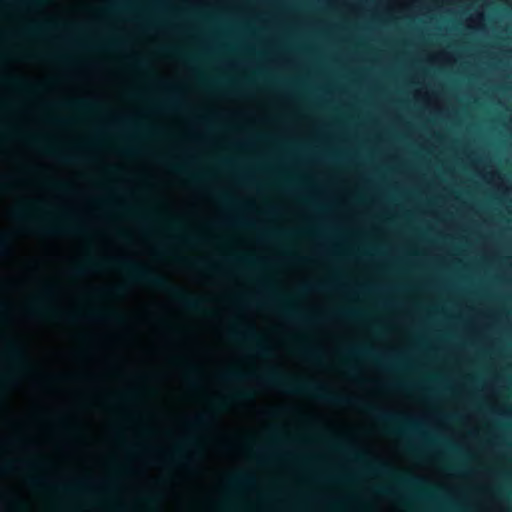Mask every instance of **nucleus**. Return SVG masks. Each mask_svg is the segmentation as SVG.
Masks as SVG:
<instances>
[{"label": "nucleus", "mask_w": 512, "mask_h": 512, "mask_svg": "<svg viewBox=\"0 0 512 512\" xmlns=\"http://www.w3.org/2000/svg\"><path fill=\"white\" fill-rule=\"evenodd\" d=\"M114 512H123V510L116 509V510H114Z\"/></svg>", "instance_id": "ea45409f"}, {"label": "nucleus", "mask_w": 512, "mask_h": 512, "mask_svg": "<svg viewBox=\"0 0 512 512\" xmlns=\"http://www.w3.org/2000/svg\"><path fill=\"white\" fill-rule=\"evenodd\" d=\"M31 141L36 144L40 143L38 138H32Z\"/></svg>", "instance_id": "c9c22d12"}, {"label": "nucleus", "mask_w": 512, "mask_h": 512, "mask_svg": "<svg viewBox=\"0 0 512 512\" xmlns=\"http://www.w3.org/2000/svg\"><path fill=\"white\" fill-rule=\"evenodd\" d=\"M212 419L213 416L210 412H204L195 416L194 419L190 421L189 425L192 428H205L209 426Z\"/></svg>", "instance_id": "0eeeda50"}, {"label": "nucleus", "mask_w": 512, "mask_h": 512, "mask_svg": "<svg viewBox=\"0 0 512 512\" xmlns=\"http://www.w3.org/2000/svg\"><path fill=\"white\" fill-rule=\"evenodd\" d=\"M53 187L57 190L66 191L68 189V184L63 182H56L53 184Z\"/></svg>", "instance_id": "6ab92c4d"}, {"label": "nucleus", "mask_w": 512, "mask_h": 512, "mask_svg": "<svg viewBox=\"0 0 512 512\" xmlns=\"http://www.w3.org/2000/svg\"><path fill=\"white\" fill-rule=\"evenodd\" d=\"M38 29H39V27L32 26V27H28V28L25 30V32H26V33H34V32H36Z\"/></svg>", "instance_id": "393cba45"}, {"label": "nucleus", "mask_w": 512, "mask_h": 512, "mask_svg": "<svg viewBox=\"0 0 512 512\" xmlns=\"http://www.w3.org/2000/svg\"><path fill=\"white\" fill-rule=\"evenodd\" d=\"M32 311H33V312H35V313H37V312H39V309H38V307H37V306H34Z\"/></svg>", "instance_id": "58836bf2"}, {"label": "nucleus", "mask_w": 512, "mask_h": 512, "mask_svg": "<svg viewBox=\"0 0 512 512\" xmlns=\"http://www.w3.org/2000/svg\"><path fill=\"white\" fill-rule=\"evenodd\" d=\"M300 353L305 355V356H307V357H309V358H312V359H317L318 358L317 353H315L314 351L308 350V349H301Z\"/></svg>", "instance_id": "a211bd4d"}, {"label": "nucleus", "mask_w": 512, "mask_h": 512, "mask_svg": "<svg viewBox=\"0 0 512 512\" xmlns=\"http://www.w3.org/2000/svg\"><path fill=\"white\" fill-rule=\"evenodd\" d=\"M347 353L349 355H362V356H369V357L372 356L371 351L367 350V349H364V348H361V349H349L347 351Z\"/></svg>", "instance_id": "2eb2a0df"}, {"label": "nucleus", "mask_w": 512, "mask_h": 512, "mask_svg": "<svg viewBox=\"0 0 512 512\" xmlns=\"http://www.w3.org/2000/svg\"><path fill=\"white\" fill-rule=\"evenodd\" d=\"M29 466L36 467L39 465L38 462H28Z\"/></svg>", "instance_id": "72a5a7b5"}, {"label": "nucleus", "mask_w": 512, "mask_h": 512, "mask_svg": "<svg viewBox=\"0 0 512 512\" xmlns=\"http://www.w3.org/2000/svg\"><path fill=\"white\" fill-rule=\"evenodd\" d=\"M63 230H68V228L66 226H62V225L54 224V223L50 224L44 228V231L47 233H55V232H59V231H63Z\"/></svg>", "instance_id": "ddd939ff"}, {"label": "nucleus", "mask_w": 512, "mask_h": 512, "mask_svg": "<svg viewBox=\"0 0 512 512\" xmlns=\"http://www.w3.org/2000/svg\"><path fill=\"white\" fill-rule=\"evenodd\" d=\"M51 288H48L46 291H45V295H49L51 293Z\"/></svg>", "instance_id": "4c0bfd02"}, {"label": "nucleus", "mask_w": 512, "mask_h": 512, "mask_svg": "<svg viewBox=\"0 0 512 512\" xmlns=\"http://www.w3.org/2000/svg\"><path fill=\"white\" fill-rule=\"evenodd\" d=\"M107 316H108L109 318H111V319H114V320H119V319H120V318H119V316H118V315H116L115 313L108 314Z\"/></svg>", "instance_id": "c85d7f7f"}, {"label": "nucleus", "mask_w": 512, "mask_h": 512, "mask_svg": "<svg viewBox=\"0 0 512 512\" xmlns=\"http://www.w3.org/2000/svg\"><path fill=\"white\" fill-rule=\"evenodd\" d=\"M4 354L15 363H22L24 361L23 349L14 342H9L6 345Z\"/></svg>", "instance_id": "39448f33"}, {"label": "nucleus", "mask_w": 512, "mask_h": 512, "mask_svg": "<svg viewBox=\"0 0 512 512\" xmlns=\"http://www.w3.org/2000/svg\"><path fill=\"white\" fill-rule=\"evenodd\" d=\"M104 264L106 263L103 261H99L94 258H88L82 264L75 266L72 269V274L74 276H83L88 271H94L102 268Z\"/></svg>", "instance_id": "20e7f679"}, {"label": "nucleus", "mask_w": 512, "mask_h": 512, "mask_svg": "<svg viewBox=\"0 0 512 512\" xmlns=\"http://www.w3.org/2000/svg\"><path fill=\"white\" fill-rule=\"evenodd\" d=\"M224 404H225V400L223 401H219L217 404H216V408L218 409H222L224 407Z\"/></svg>", "instance_id": "cd10ccee"}, {"label": "nucleus", "mask_w": 512, "mask_h": 512, "mask_svg": "<svg viewBox=\"0 0 512 512\" xmlns=\"http://www.w3.org/2000/svg\"><path fill=\"white\" fill-rule=\"evenodd\" d=\"M0 243H1V246H2L3 248H7V247H8V237H7V235H3V236L1 237V241H0Z\"/></svg>", "instance_id": "b1692460"}, {"label": "nucleus", "mask_w": 512, "mask_h": 512, "mask_svg": "<svg viewBox=\"0 0 512 512\" xmlns=\"http://www.w3.org/2000/svg\"><path fill=\"white\" fill-rule=\"evenodd\" d=\"M125 291L124 286H117L110 290L114 295H122Z\"/></svg>", "instance_id": "aec40b11"}, {"label": "nucleus", "mask_w": 512, "mask_h": 512, "mask_svg": "<svg viewBox=\"0 0 512 512\" xmlns=\"http://www.w3.org/2000/svg\"><path fill=\"white\" fill-rule=\"evenodd\" d=\"M120 8L119 5H111L109 8H108V11L112 12V11H116Z\"/></svg>", "instance_id": "bb28decb"}, {"label": "nucleus", "mask_w": 512, "mask_h": 512, "mask_svg": "<svg viewBox=\"0 0 512 512\" xmlns=\"http://www.w3.org/2000/svg\"><path fill=\"white\" fill-rule=\"evenodd\" d=\"M48 152L57 156L62 162H65V163H72V162L76 161V158L74 156H71L68 154L57 153L51 149H48Z\"/></svg>", "instance_id": "9b49d317"}, {"label": "nucleus", "mask_w": 512, "mask_h": 512, "mask_svg": "<svg viewBox=\"0 0 512 512\" xmlns=\"http://www.w3.org/2000/svg\"><path fill=\"white\" fill-rule=\"evenodd\" d=\"M253 393L248 389H240L234 391L227 399L232 400H247L252 398Z\"/></svg>", "instance_id": "1a4fd4ad"}, {"label": "nucleus", "mask_w": 512, "mask_h": 512, "mask_svg": "<svg viewBox=\"0 0 512 512\" xmlns=\"http://www.w3.org/2000/svg\"><path fill=\"white\" fill-rule=\"evenodd\" d=\"M172 168L178 172H183V169L180 166L172 165Z\"/></svg>", "instance_id": "c756f323"}, {"label": "nucleus", "mask_w": 512, "mask_h": 512, "mask_svg": "<svg viewBox=\"0 0 512 512\" xmlns=\"http://www.w3.org/2000/svg\"><path fill=\"white\" fill-rule=\"evenodd\" d=\"M185 240H187V241H198L199 239L196 238V237H190L189 236V237H185Z\"/></svg>", "instance_id": "7c9ffc66"}, {"label": "nucleus", "mask_w": 512, "mask_h": 512, "mask_svg": "<svg viewBox=\"0 0 512 512\" xmlns=\"http://www.w3.org/2000/svg\"><path fill=\"white\" fill-rule=\"evenodd\" d=\"M28 2L32 5H38L40 3L39 0H28Z\"/></svg>", "instance_id": "2f4dec72"}, {"label": "nucleus", "mask_w": 512, "mask_h": 512, "mask_svg": "<svg viewBox=\"0 0 512 512\" xmlns=\"http://www.w3.org/2000/svg\"><path fill=\"white\" fill-rule=\"evenodd\" d=\"M313 288L320 290V289L323 288V285L322 284H316Z\"/></svg>", "instance_id": "f704fd0d"}, {"label": "nucleus", "mask_w": 512, "mask_h": 512, "mask_svg": "<svg viewBox=\"0 0 512 512\" xmlns=\"http://www.w3.org/2000/svg\"><path fill=\"white\" fill-rule=\"evenodd\" d=\"M11 83H12L13 85H15L16 87L21 88V89H24V88H27V87H28L27 82H25V81H23V80H21V79H15V78H13V79H11Z\"/></svg>", "instance_id": "f3484780"}, {"label": "nucleus", "mask_w": 512, "mask_h": 512, "mask_svg": "<svg viewBox=\"0 0 512 512\" xmlns=\"http://www.w3.org/2000/svg\"><path fill=\"white\" fill-rule=\"evenodd\" d=\"M4 471H11L12 468H13V463L12 462H6L2 465L1 467Z\"/></svg>", "instance_id": "5701e85b"}, {"label": "nucleus", "mask_w": 512, "mask_h": 512, "mask_svg": "<svg viewBox=\"0 0 512 512\" xmlns=\"http://www.w3.org/2000/svg\"><path fill=\"white\" fill-rule=\"evenodd\" d=\"M229 334L232 338H239L243 336L252 342H254V351L260 356L267 357L271 353V349L266 345V343L256 334L253 328H249L243 333H240L236 328H231Z\"/></svg>", "instance_id": "7ed1b4c3"}, {"label": "nucleus", "mask_w": 512, "mask_h": 512, "mask_svg": "<svg viewBox=\"0 0 512 512\" xmlns=\"http://www.w3.org/2000/svg\"><path fill=\"white\" fill-rule=\"evenodd\" d=\"M396 479L401 483L412 485V486H416L420 483V480H418L417 478H414V477H410V476L409 477L408 476H397Z\"/></svg>", "instance_id": "f8f14e48"}, {"label": "nucleus", "mask_w": 512, "mask_h": 512, "mask_svg": "<svg viewBox=\"0 0 512 512\" xmlns=\"http://www.w3.org/2000/svg\"><path fill=\"white\" fill-rule=\"evenodd\" d=\"M382 468H383V470H384L385 472H389V473H390V470H388V469H387V465H383V466H382Z\"/></svg>", "instance_id": "e433bc0d"}, {"label": "nucleus", "mask_w": 512, "mask_h": 512, "mask_svg": "<svg viewBox=\"0 0 512 512\" xmlns=\"http://www.w3.org/2000/svg\"><path fill=\"white\" fill-rule=\"evenodd\" d=\"M84 488V483L81 481V482H76L72 485H67V486H64L62 487L63 490L67 491V492H72V491H80Z\"/></svg>", "instance_id": "dca6fc26"}, {"label": "nucleus", "mask_w": 512, "mask_h": 512, "mask_svg": "<svg viewBox=\"0 0 512 512\" xmlns=\"http://www.w3.org/2000/svg\"><path fill=\"white\" fill-rule=\"evenodd\" d=\"M282 310H283V312H285V313H290V310L286 307V305H283V306H282Z\"/></svg>", "instance_id": "473e14b6"}, {"label": "nucleus", "mask_w": 512, "mask_h": 512, "mask_svg": "<svg viewBox=\"0 0 512 512\" xmlns=\"http://www.w3.org/2000/svg\"><path fill=\"white\" fill-rule=\"evenodd\" d=\"M195 266H200V267H203V268H207V269H212L213 267L211 265H208L206 262L204 261H196L193 263Z\"/></svg>", "instance_id": "4be33fe9"}, {"label": "nucleus", "mask_w": 512, "mask_h": 512, "mask_svg": "<svg viewBox=\"0 0 512 512\" xmlns=\"http://www.w3.org/2000/svg\"><path fill=\"white\" fill-rule=\"evenodd\" d=\"M60 105L66 108H74L80 110H96L100 108L98 103L86 100L67 101L62 102Z\"/></svg>", "instance_id": "423d86ee"}, {"label": "nucleus", "mask_w": 512, "mask_h": 512, "mask_svg": "<svg viewBox=\"0 0 512 512\" xmlns=\"http://www.w3.org/2000/svg\"><path fill=\"white\" fill-rule=\"evenodd\" d=\"M66 320H68L69 322H75L76 321V315L69 314V315L66 316Z\"/></svg>", "instance_id": "a878e982"}, {"label": "nucleus", "mask_w": 512, "mask_h": 512, "mask_svg": "<svg viewBox=\"0 0 512 512\" xmlns=\"http://www.w3.org/2000/svg\"><path fill=\"white\" fill-rule=\"evenodd\" d=\"M234 481L237 482V483H247V482L250 481V478H248L245 475H239V476L234 478Z\"/></svg>", "instance_id": "412c9836"}, {"label": "nucleus", "mask_w": 512, "mask_h": 512, "mask_svg": "<svg viewBox=\"0 0 512 512\" xmlns=\"http://www.w3.org/2000/svg\"><path fill=\"white\" fill-rule=\"evenodd\" d=\"M262 378L267 383L280 387L290 393L311 395L321 401L337 406L358 407L368 414L373 415L377 421L384 424L391 433L404 434L402 427L410 431L418 430L414 422L403 421L398 415L382 411L378 407L362 400L337 394L329 390L325 385L287 377L275 369L267 371Z\"/></svg>", "instance_id": "f257e3e1"}, {"label": "nucleus", "mask_w": 512, "mask_h": 512, "mask_svg": "<svg viewBox=\"0 0 512 512\" xmlns=\"http://www.w3.org/2000/svg\"><path fill=\"white\" fill-rule=\"evenodd\" d=\"M195 444V441L193 438H185L182 443L176 446V448L173 450V453L171 455L172 460H181L183 458V451L186 446H192Z\"/></svg>", "instance_id": "6e6552de"}, {"label": "nucleus", "mask_w": 512, "mask_h": 512, "mask_svg": "<svg viewBox=\"0 0 512 512\" xmlns=\"http://www.w3.org/2000/svg\"><path fill=\"white\" fill-rule=\"evenodd\" d=\"M244 376L245 375L243 373L236 370H230L222 375L223 379L227 381L241 380Z\"/></svg>", "instance_id": "9d476101"}, {"label": "nucleus", "mask_w": 512, "mask_h": 512, "mask_svg": "<svg viewBox=\"0 0 512 512\" xmlns=\"http://www.w3.org/2000/svg\"><path fill=\"white\" fill-rule=\"evenodd\" d=\"M113 264L122 269L131 281L146 284L169 293L181 306L188 310L200 311L203 308V299L191 296L182 288L172 285L165 277L154 273L146 266L131 261H114Z\"/></svg>", "instance_id": "f03ea898"}, {"label": "nucleus", "mask_w": 512, "mask_h": 512, "mask_svg": "<svg viewBox=\"0 0 512 512\" xmlns=\"http://www.w3.org/2000/svg\"><path fill=\"white\" fill-rule=\"evenodd\" d=\"M27 208L24 206H19L13 211V216L17 219H23L27 216Z\"/></svg>", "instance_id": "4468645a"}]
</instances>
